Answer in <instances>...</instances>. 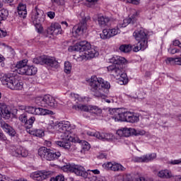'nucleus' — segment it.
<instances>
[{
    "instance_id": "f257e3e1",
    "label": "nucleus",
    "mask_w": 181,
    "mask_h": 181,
    "mask_svg": "<svg viewBox=\"0 0 181 181\" xmlns=\"http://www.w3.org/2000/svg\"><path fill=\"white\" fill-rule=\"evenodd\" d=\"M70 122H59L56 125V129L59 132L58 138L60 141H56L55 144L66 151H69L71 148L70 142H76V139L70 134Z\"/></svg>"
},
{
    "instance_id": "f03ea898",
    "label": "nucleus",
    "mask_w": 181,
    "mask_h": 181,
    "mask_svg": "<svg viewBox=\"0 0 181 181\" xmlns=\"http://www.w3.org/2000/svg\"><path fill=\"white\" fill-rule=\"evenodd\" d=\"M110 63H112V65L107 66V71H110L114 77L122 81L123 84H127L128 83L127 74L122 72V69L125 67L127 59L122 57L117 56L110 59Z\"/></svg>"
},
{
    "instance_id": "7ed1b4c3",
    "label": "nucleus",
    "mask_w": 181,
    "mask_h": 181,
    "mask_svg": "<svg viewBox=\"0 0 181 181\" xmlns=\"http://www.w3.org/2000/svg\"><path fill=\"white\" fill-rule=\"evenodd\" d=\"M89 86L93 95L98 98L104 97L105 90L111 88V85L107 81H104L102 78H97V76H93L90 78Z\"/></svg>"
},
{
    "instance_id": "20e7f679",
    "label": "nucleus",
    "mask_w": 181,
    "mask_h": 181,
    "mask_svg": "<svg viewBox=\"0 0 181 181\" xmlns=\"http://www.w3.org/2000/svg\"><path fill=\"white\" fill-rule=\"evenodd\" d=\"M133 36L138 42L136 47H134V52L145 50L148 47V35L144 29L137 30L134 32Z\"/></svg>"
},
{
    "instance_id": "39448f33",
    "label": "nucleus",
    "mask_w": 181,
    "mask_h": 181,
    "mask_svg": "<svg viewBox=\"0 0 181 181\" xmlns=\"http://www.w3.org/2000/svg\"><path fill=\"white\" fill-rule=\"evenodd\" d=\"M129 23H134V21H132V18H125L123 20V23H120L117 25V29H104L103 30V33L100 34L101 39L105 40L113 37V36H115L119 33V29H121V28H127Z\"/></svg>"
},
{
    "instance_id": "423d86ee",
    "label": "nucleus",
    "mask_w": 181,
    "mask_h": 181,
    "mask_svg": "<svg viewBox=\"0 0 181 181\" xmlns=\"http://www.w3.org/2000/svg\"><path fill=\"white\" fill-rule=\"evenodd\" d=\"M1 81L4 86H6L11 90H22L23 88V83L14 76L5 74L1 78Z\"/></svg>"
},
{
    "instance_id": "0eeeda50",
    "label": "nucleus",
    "mask_w": 181,
    "mask_h": 181,
    "mask_svg": "<svg viewBox=\"0 0 181 181\" xmlns=\"http://www.w3.org/2000/svg\"><path fill=\"white\" fill-rule=\"evenodd\" d=\"M35 103L40 107H46L47 108H56L57 107V102L50 95L38 96L35 98Z\"/></svg>"
},
{
    "instance_id": "6e6552de",
    "label": "nucleus",
    "mask_w": 181,
    "mask_h": 181,
    "mask_svg": "<svg viewBox=\"0 0 181 181\" xmlns=\"http://www.w3.org/2000/svg\"><path fill=\"white\" fill-rule=\"evenodd\" d=\"M113 119L116 122H124L126 121V122H132V124L139 121V117L135 116L134 113L130 112H122L121 109L117 113V116H113Z\"/></svg>"
},
{
    "instance_id": "1a4fd4ad",
    "label": "nucleus",
    "mask_w": 181,
    "mask_h": 181,
    "mask_svg": "<svg viewBox=\"0 0 181 181\" xmlns=\"http://www.w3.org/2000/svg\"><path fill=\"white\" fill-rule=\"evenodd\" d=\"M80 16L81 17V21L78 25L74 26L72 29V33L76 37L86 33L87 30V21L90 19V16L84 17L83 11L81 12Z\"/></svg>"
},
{
    "instance_id": "9d476101",
    "label": "nucleus",
    "mask_w": 181,
    "mask_h": 181,
    "mask_svg": "<svg viewBox=\"0 0 181 181\" xmlns=\"http://www.w3.org/2000/svg\"><path fill=\"white\" fill-rule=\"evenodd\" d=\"M64 172H71L75 173L76 176H81L82 177H87L88 173L86 171L84 167L80 165L66 164L62 167Z\"/></svg>"
},
{
    "instance_id": "9b49d317",
    "label": "nucleus",
    "mask_w": 181,
    "mask_h": 181,
    "mask_svg": "<svg viewBox=\"0 0 181 181\" xmlns=\"http://www.w3.org/2000/svg\"><path fill=\"white\" fill-rule=\"evenodd\" d=\"M38 155L41 159H45V160H54L59 159L62 156L60 152H53V151L46 147H41L38 149Z\"/></svg>"
},
{
    "instance_id": "f8f14e48",
    "label": "nucleus",
    "mask_w": 181,
    "mask_h": 181,
    "mask_svg": "<svg viewBox=\"0 0 181 181\" xmlns=\"http://www.w3.org/2000/svg\"><path fill=\"white\" fill-rule=\"evenodd\" d=\"M33 63L35 64H46L47 66H49V67H54V69L59 67V62L53 57H37L33 59Z\"/></svg>"
},
{
    "instance_id": "ddd939ff",
    "label": "nucleus",
    "mask_w": 181,
    "mask_h": 181,
    "mask_svg": "<svg viewBox=\"0 0 181 181\" xmlns=\"http://www.w3.org/2000/svg\"><path fill=\"white\" fill-rule=\"evenodd\" d=\"M23 110H25V112L28 114H33V115H53L54 114L52 110L35 106H23Z\"/></svg>"
},
{
    "instance_id": "4468645a",
    "label": "nucleus",
    "mask_w": 181,
    "mask_h": 181,
    "mask_svg": "<svg viewBox=\"0 0 181 181\" xmlns=\"http://www.w3.org/2000/svg\"><path fill=\"white\" fill-rule=\"evenodd\" d=\"M32 22L38 33H42V30H43L42 23L45 22V15H43V11H38L36 10V13L32 16Z\"/></svg>"
},
{
    "instance_id": "2eb2a0df",
    "label": "nucleus",
    "mask_w": 181,
    "mask_h": 181,
    "mask_svg": "<svg viewBox=\"0 0 181 181\" xmlns=\"http://www.w3.org/2000/svg\"><path fill=\"white\" fill-rule=\"evenodd\" d=\"M73 110H76V111H84L85 112H88V111H92L94 114H101L103 110L97 106L89 105L87 106L86 105L79 104L78 105H74L72 107Z\"/></svg>"
},
{
    "instance_id": "dca6fc26",
    "label": "nucleus",
    "mask_w": 181,
    "mask_h": 181,
    "mask_svg": "<svg viewBox=\"0 0 181 181\" xmlns=\"http://www.w3.org/2000/svg\"><path fill=\"white\" fill-rule=\"evenodd\" d=\"M10 153L12 155V156H16V158H26V156L29 155L28 150L23 148V147L21 146H11Z\"/></svg>"
},
{
    "instance_id": "f3484780",
    "label": "nucleus",
    "mask_w": 181,
    "mask_h": 181,
    "mask_svg": "<svg viewBox=\"0 0 181 181\" xmlns=\"http://www.w3.org/2000/svg\"><path fill=\"white\" fill-rule=\"evenodd\" d=\"M18 119L26 129H30L33 127L35 121H36V117L32 116L28 119V113H23L19 116Z\"/></svg>"
},
{
    "instance_id": "a211bd4d",
    "label": "nucleus",
    "mask_w": 181,
    "mask_h": 181,
    "mask_svg": "<svg viewBox=\"0 0 181 181\" xmlns=\"http://www.w3.org/2000/svg\"><path fill=\"white\" fill-rule=\"evenodd\" d=\"M91 45L87 41H81L74 46L70 47L69 49L71 52H84L86 53L88 49H90Z\"/></svg>"
},
{
    "instance_id": "6ab92c4d",
    "label": "nucleus",
    "mask_w": 181,
    "mask_h": 181,
    "mask_svg": "<svg viewBox=\"0 0 181 181\" xmlns=\"http://www.w3.org/2000/svg\"><path fill=\"white\" fill-rule=\"evenodd\" d=\"M53 175L52 171H36L30 175V177L34 180L42 181L47 177H50Z\"/></svg>"
},
{
    "instance_id": "aec40b11",
    "label": "nucleus",
    "mask_w": 181,
    "mask_h": 181,
    "mask_svg": "<svg viewBox=\"0 0 181 181\" xmlns=\"http://www.w3.org/2000/svg\"><path fill=\"white\" fill-rule=\"evenodd\" d=\"M87 135H89V136H95V138H97L98 139H100V141H111L112 139V134L110 133H105V132H88Z\"/></svg>"
},
{
    "instance_id": "412c9836",
    "label": "nucleus",
    "mask_w": 181,
    "mask_h": 181,
    "mask_svg": "<svg viewBox=\"0 0 181 181\" xmlns=\"http://www.w3.org/2000/svg\"><path fill=\"white\" fill-rule=\"evenodd\" d=\"M18 74H25L26 76H33L37 73V68L31 66H29L26 65L25 66H23L18 69H16Z\"/></svg>"
},
{
    "instance_id": "4be33fe9",
    "label": "nucleus",
    "mask_w": 181,
    "mask_h": 181,
    "mask_svg": "<svg viewBox=\"0 0 181 181\" xmlns=\"http://www.w3.org/2000/svg\"><path fill=\"white\" fill-rule=\"evenodd\" d=\"M116 134L119 136H125L126 138H128V136H131V135H136V130L132 128L124 127L118 129Z\"/></svg>"
},
{
    "instance_id": "5701e85b",
    "label": "nucleus",
    "mask_w": 181,
    "mask_h": 181,
    "mask_svg": "<svg viewBox=\"0 0 181 181\" xmlns=\"http://www.w3.org/2000/svg\"><path fill=\"white\" fill-rule=\"evenodd\" d=\"M153 159H156V153L147 154V155L143 156L141 157H136L134 158V162L148 163V162H151V161L153 160Z\"/></svg>"
},
{
    "instance_id": "b1692460",
    "label": "nucleus",
    "mask_w": 181,
    "mask_h": 181,
    "mask_svg": "<svg viewBox=\"0 0 181 181\" xmlns=\"http://www.w3.org/2000/svg\"><path fill=\"white\" fill-rule=\"evenodd\" d=\"M60 30H62V25L59 23H55L47 28V33L49 35H59V33H62Z\"/></svg>"
},
{
    "instance_id": "393cba45",
    "label": "nucleus",
    "mask_w": 181,
    "mask_h": 181,
    "mask_svg": "<svg viewBox=\"0 0 181 181\" xmlns=\"http://www.w3.org/2000/svg\"><path fill=\"white\" fill-rule=\"evenodd\" d=\"M0 114L1 116L3 117L5 119H9L11 117V112L6 107V105H0Z\"/></svg>"
},
{
    "instance_id": "a878e982",
    "label": "nucleus",
    "mask_w": 181,
    "mask_h": 181,
    "mask_svg": "<svg viewBox=\"0 0 181 181\" xmlns=\"http://www.w3.org/2000/svg\"><path fill=\"white\" fill-rule=\"evenodd\" d=\"M84 54L87 59H88V57L91 59H93V57H97V56H98V49H97V47L93 48L90 47Z\"/></svg>"
},
{
    "instance_id": "bb28decb",
    "label": "nucleus",
    "mask_w": 181,
    "mask_h": 181,
    "mask_svg": "<svg viewBox=\"0 0 181 181\" xmlns=\"http://www.w3.org/2000/svg\"><path fill=\"white\" fill-rule=\"evenodd\" d=\"M98 23L101 28H105L110 25V18L104 16L98 18Z\"/></svg>"
},
{
    "instance_id": "cd10ccee",
    "label": "nucleus",
    "mask_w": 181,
    "mask_h": 181,
    "mask_svg": "<svg viewBox=\"0 0 181 181\" xmlns=\"http://www.w3.org/2000/svg\"><path fill=\"white\" fill-rule=\"evenodd\" d=\"M166 64H178L179 66H181V57L179 56H176L175 58L168 57L165 60Z\"/></svg>"
},
{
    "instance_id": "c85d7f7f",
    "label": "nucleus",
    "mask_w": 181,
    "mask_h": 181,
    "mask_svg": "<svg viewBox=\"0 0 181 181\" xmlns=\"http://www.w3.org/2000/svg\"><path fill=\"white\" fill-rule=\"evenodd\" d=\"M136 47L135 45H122L119 49L123 53H129L132 50L134 52V47Z\"/></svg>"
},
{
    "instance_id": "c756f323",
    "label": "nucleus",
    "mask_w": 181,
    "mask_h": 181,
    "mask_svg": "<svg viewBox=\"0 0 181 181\" xmlns=\"http://www.w3.org/2000/svg\"><path fill=\"white\" fill-rule=\"evenodd\" d=\"M158 177H161L163 179H169L172 177V173L168 170H163L158 173Z\"/></svg>"
},
{
    "instance_id": "7c9ffc66",
    "label": "nucleus",
    "mask_w": 181,
    "mask_h": 181,
    "mask_svg": "<svg viewBox=\"0 0 181 181\" xmlns=\"http://www.w3.org/2000/svg\"><path fill=\"white\" fill-rule=\"evenodd\" d=\"M125 168L122 166V165L119 163H114L112 170L114 172H124L125 170Z\"/></svg>"
},
{
    "instance_id": "2f4dec72",
    "label": "nucleus",
    "mask_w": 181,
    "mask_h": 181,
    "mask_svg": "<svg viewBox=\"0 0 181 181\" xmlns=\"http://www.w3.org/2000/svg\"><path fill=\"white\" fill-rule=\"evenodd\" d=\"M11 126L9 125L6 122L0 120V127L4 132H6Z\"/></svg>"
},
{
    "instance_id": "473e14b6",
    "label": "nucleus",
    "mask_w": 181,
    "mask_h": 181,
    "mask_svg": "<svg viewBox=\"0 0 181 181\" xmlns=\"http://www.w3.org/2000/svg\"><path fill=\"white\" fill-rule=\"evenodd\" d=\"M26 66H28V60L24 59L23 61L18 62L16 65V69H22V67H25Z\"/></svg>"
},
{
    "instance_id": "72a5a7b5",
    "label": "nucleus",
    "mask_w": 181,
    "mask_h": 181,
    "mask_svg": "<svg viewBox=\"0 0 181 181\" xmlns=\"http://www.w3.org/2000/svg\"><path fill=\"white\" fill-rule=\"evenodd\" d=\"M64 71L66 74H70V73H71V64L69 62H65Z\"/></svg>"
},
{
    "instance_id": "f704fd0d",
    "label": "nucleus",
    "mask_w": 181,
    "mask_h": 181,
    "mask_svg": "<svg viewBox=\"0 0 181 181\" xmlns=\"http://www.w3.org/2000/svg\"><path fill=\"white\" fill-rule=\"evenodd\" d=\"M6 134H7L9 136H15L16 135V131L12 126H10V127L8 129L6 132H5Z\"/></svg>"
},
{
    "instance_id": "c9c22d12",
    "label": "nucleus",
    "mask_w": 181,
    "mask_h": 181,
    "mask_svg": "<svg viewBox=\"0 0 181 181\" xmlns=\"http://www.w3.org/2000/svg\"><path fill=\"white\" fill-rule=\"evenodd\" d=\"M8 15H9L8 10L2 9L0 11V18L3 21H5L8 18Z\"/></svg>"
},
{
    "instance_id": "e433bc0d",
    "label": "nucleus",
    "mask_w": 181,
    "mask_h": 181,
    "mask_svg": "<svg viewBox=\"0 0 181 181\" xmlns=\"http://www.w3.org/2000/svg\"><path fill=\"white\" fill-rule=\"evenodd\" d=\"M50 181H64V176L58 175L55 177H51Z\"/></svg>"
},
{
    "instance_id": "4c0bfd02",
    "label": "nucleus",
    "mask_w": 181,
    "mask_h": 181,
    "mask_svg": "<svg viewBox=\"0 0 181 181\" xmlns=\"http://www.w3.org/2000/svg\"><path fill=\"white\" fill-rule=\"evenodd\" d=\"M120 108H113L110 109L109 112L110 115H114V117H117V114L120 111Z\"/></svg>"
},
{
    "instance_id": "58836bf2",
    "label": "nucleus",
    "mask_w": 181,
    "mask_h": 181,
    "mask_svg": "<svg viewBox=\"0 0 181 181\" xmlns=\"http://www.w3.org/2000/svg\"><path fill=\"white\" fill-rule=\"evenodd\" d=\"M35 136L42 138V136H45V132L42 129H37V130H35Z\"/></svg>"
},
{
    "instance_id": "ea45409f",
    "label": "nucleus",
    "mask_w": 181,
    "mask_h": 181,
    "mask_svg": "<svg viewBox=\"0 0 181 181\" xmlns=\"http://www.w3.org/2000/svg\"><path fill=\"white\" fill-rule=\"evenodd\" d=\"M17 12L20 18H23V19L26 18V15L28 14V11H17Z\"/></svg>"
},
{
    "instance_id": "a19ab883",
    "label": "nucleus",
    "mask_w": 181,
    "mask_h": 181,
    "mask_svg": "<svg viewBox=\"0 0 181 181\" xmlns=\"http://www.w3.org/2000/svg\"><path fill=\"white\" fill-rule=\"evenodd\" d=\"M168 163L169 165H179L181 163V159L179 160H172L170 161H168Z\"/></svg>"
},
{
    "instance_id": "79ce46f5",
    "label": "nucleus",
    "mask_w": 181,
    "mask_h": 181,
    "mask_svg": "<svg viewBox=\"0 0 181 181\" xmlns=\"http://www.w3.org/2000/svg\"><path fill=\"white\" fill-rule=\"evenodd\" d=\"M90 148V144H88V142L87 141H85L84 144L83 145L82 149H83V151H88Z\"/></svg>"
},
{
    "instance_id": "37998d69",
    "label": "nucleus",
    "mask_w": 181,
    "mask_h": 181,
    "mask_svg": "<svg viewBox=\"0 0 181 181\" xmlns=\"http://www.w3.org/2000/svg\"><path fill=\"white\" fill-rule=\"evenodd\" d=\"M103 166H105V168H106V169H108V170L110 169V170H112V168L114 166V163H107L106 164H104Z\"/></svg>"
},
{
    "instance_id": "c03bdc74",
    "label": "nucleus",
    "mask_w": 181,
    "mask_h": 181,
    "mask_svg": "<svg viewBox=\"0 0 181 181\" xmlns=\"http://www.w3.org/2000/svg\"><path fill=\"white\" fill-rule=\"evenodd\" d=\"M18 11H26V5L20 4L18 6Z\"/></svg>"
},
{
    "instance_id": "a18cd8bd",
    "label": "nucleus",
    "mask_w": 181,
    "mask_h": 181,
    "mask_svg": "<svg viewBox=\"0 0 181 181\" xmlns=\"http://www.w3.org/2000/svg\"><path fill=\"white\" fill-rule=\"evenodd\" d=\"M52 4H57V5H64V0H52Z\"/></svg>"
},
{
    "instance_id": "49530a36",
    "label": "nucleus",
    "mask_w": 181,
    "mask_h": 181,
    "mask_svg": "<svg viewBox=\"0 0 181 181\" xmlns=\"http://www.w3.org/2000/svg\"><path fill=\"white\" fill-rule=\"evenodd\" d=\"M168 52L171 54H175L176 53H179V52H180V49H175V48H174V49L170 48V49H168Z\"/></svg>"
},
{
    "instance_id": "de8ad7c7",
    "label": "nucleus",
    "mask_w": 181,
    "mask_h": 181,
    "mask_svg": "<svg viewBox=\"0 0 181 181\" xmlns=\"http://www.w3.org/2000/svg\"><path fill=\"white\" fill-rule=\"evenodd\" d=\"M126 1V2H128L129 4H133V5H139V0H123Z\"/></svg>"
},
{
    "instance_id": "09e8293b",
    "label": "nucleus",
    "mask_w": 181,
    "mask_h": 181,
    "mask_svg": "<svg viewBox=\"0 0 181 181\" xmlns=\"http://www.w3.org/2000/svg\"><path fill=\"white\" fill-rule=\"evenodd\" d=\"M7 138L6 136L4 134V132L0 129V141H6Z\"/></svg>"
},
{
    "instance_id": "8fccbe9b",
    "label": "nucleus",
    "mask_w": 181,
    "mask_h": 181,
    "mask_svg": "<svg viewBox=\"0 0 181 181\" xmlns=\"http://www.w3.org/2000/svg\"><path fill=\"white\" fill-rule=\"evenodd\" d=\"M6 35H8L6 30L0 29V37H5Z\"/></svg>"
},
{
    "instance_id": "3c124183",
    "label": "nucleus",
    "mask_w": 181,
    "mask_h": 181,
    "mask_svg": "<svg viewBox=\"0 0 181 181\" xmlns=\"http://www.w3.org/2000/svg\"><path fill=\"white\" fill-rule=\"evenodd\" d=\"M47 16L50 19H54V16H55V13L53 11H49V12L47 13Z\"/></svg>"
},
{
    "instance_id": "603ef678",
    "label": "nucleus",
    "mask_w": 181,
    "mask_h": 181,
    "mask_svg": "<svg viewBox=\"0 0 181 181\" xmlns=\"http://www.w3.org/2000/svg\"><path fill=\"white\" fill-rule=\"evenodd\" d=\"M173 46H178L179 47H180V41H179L178 40H175L173 41Z\"/></svg>"
},
{
    "instance_id": "864d4df0",
    "label": "nucleus",
    "mask_w": 181,
    "mask_h": 181,
    "mask_svg": "<svg viewBox=\"0 0 181 181\" xmlns=\"http://www.w3.org/2000/svg\"><path fill=\"white\" fill-rule=\"evenodd\" d=\"M173 179L175 181H181V176L180 175H174Z\"/></svg>"
},
{
    "instance_id": "5fc2aeb1",
    "label": "nucleus",
    "mask_w": 181,
    "mask_h": 181,
    "mask_svg": "<svg viewBox=\"0 0 181 181\" xmlns=\"http://www.w3.org/2000/svg\"><path fill=\"white\" fill-rule=\"evenodd\" d=\"M91 172H93V173H94V175H100V170H91Z\"/></svg>"
},
{
    "instance_id": "6e6d98bb",
    "label": "nucleus",
    "mask_w": 181,
    "mask_h": 181,
    "mask_svg": "<svg viewBox=\"0 0 181 181\" xmlns=\"http://www.w3.org/2000/svg\"><path fill=\"white\" fill-rule=\"evenodd\" d=\"M5 4H12L13 2V0H3Z\"/></svg>"
},
{
    "instance_id": "4d7b16f0",
    "label": "nucleus",
    "mask_w": 181,
    "mask_h": 181,
    "mask_svg": "<svg viewBox=\"0 0 181 181\" xmlns=\"http://www.w3.org/2000/svg\"><path fill=\"white\" fill-rule=\"evenodd\" d=\"M61 23H62V25H65L66 28H67V26H69V24L66 21H62Z\"/></svg>"
},
{
    "instance_id": "13d9d810",
    "label": "nucleus",
    "mask_w": 181,
    "mask_h": 181,
    "mask_svg": "<svg viewBox=\"0 0 181 181\" xmlns=\"http://www.w3.org/2000/svg\"><path fill=\"white\" fill-rule=\"evenodd\" d=\"M100 158H107V156L104 153H102L100 155Z\"/></svg>"
},
{
    "instance_id": "bf43d9fd",
    "label": "nucleus",
    "mask_w": 181,
    "mask_h": 181,
    "mask_svg": "<svg viewBox=\"0 0 181 181\" xmlns=\"http://www.w3.org/2000/svg\"><path fill=\"white\" fill-rule=\"evenodd\" d=\"M146 76L151 77V72H149V71L146 72Z\"/></svg>"
},
{
    "instance_id": "052dcab7",
    "label": "nucleus",
    "mask_w": 181,
    "mask_h": 181,
    "mask_svg": "<svg viewBox=\"0 0 181 181\" xmlns=\"http://www.w3.org/2000/svg\"><path fill=\"white\" fill-rule=\"evenodd\" d=\"M1 62H4V57L0 54V63H1Z\"/></svg>"
},
{
    "instance_id": "680f3d73",
    "label": "nucleus",
    "mask_w": 181,
    "mask_h": 181,
    "mask_svg": "<svg viewBox=\"0 0 181 181\" xmlns=\"http://www.w3.org/2000/svg\"><path fill=\"white\" fill-rule=\"evenodd\" d=\"M87 2H97V0H86Z\"/></svg>"
},
{
    "instance_id": "e2e57ef3",
    "label": "nucleus",
    "mask_w": 181,
    "mask_h": 181,
    "mask_svg": "<svg viewBox=\"0 0 181 181\" xmlns=\"http://www.w3.org/2000/svg\"><path fill=\"white\" fill-rule=\"evenodd\" d=\"M105 102H106V103H108L110 104V103H111V100H108V99H106V100H105Z\"/></svg>"
},
{
    "instance_id": "0e129e2a",
    "label": "nucleus",
    "mask_w": 181,
    "mask_h": 181,
    "mask_svg": "<svg viewBox=\"0 0 181 181\" xmlns=\"http://www.w3.org/2000/svg\"><path fill=\"white\" fill-rule=\"evenodd\" d=\"M1 45V46H6V44H5L4 42H2Z\"/></svg>"
},
{
    "instance_id": "69168bd1",
    "label": "nucleus",
    "mask_w": 181,
    "mask_h": 181,
    "mask_svg": "<svg viewBox=\"0 0 181 181\" xmlns=\"http://www.w3.org/2000/svg\"><path fill=\"white\" fill-rule=\"evenodd\" d=\"M8 49H12V47L6 46Z\"/></svg>"
},
{
    "instance_id": "338daca9",
    "label": "nucleus",
    "mask_w": 181,
    "mask_h": 181,
    "mask_svg": "<svg viewBox=\"0 0 181 181\" xmlns=\"http://www.w3.org/2000/svg\"><path fill=\"white\" fill-rule=\"evenodd\" d=\"M1 97H2V93H0V98H1Z\"/></svg>"
},
{
    "instance_id": "774afa93",
    "label": "nucleus",
    "mask_w": 181,
    "mask_h": 181,
    "mask_svg": "<svg viewBox=\"0 0 181 181\" xmlns=\"http://www.w3.org/2000/svg\"><path fill=\"white\" fill-rule=\"evenodd\" d=\"M2 21H3V20L0 18V25H1V22H2Z\"/></svg>"
}]
</instances>
